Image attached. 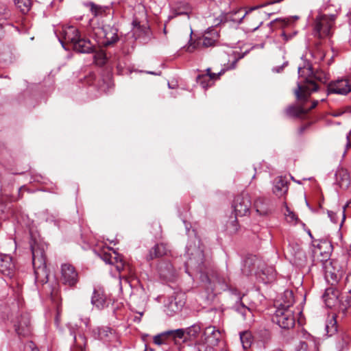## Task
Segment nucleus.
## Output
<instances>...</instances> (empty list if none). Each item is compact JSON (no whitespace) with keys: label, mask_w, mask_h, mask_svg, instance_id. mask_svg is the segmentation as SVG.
Here are the masks:
<instances>
[{"label":"nucleus","mask_w":351,"mask_h":351,"mask_svg":"<svg viewBox=\"0 0 351 351\" xmlns=\"http://www.w3.org/2000/svg\"><path fill=\"white\" fill-rule=\"evenodd\" d=\"M333 321H334V324H332L330 328L328 324L326 326V329L327 333L330 336L332 335V334L335 333L337 331L336 322L335 320H333Z\"/></svg>","instance_id":"obj_44"},{"label":"nucleus","mask_w":351,"mask_h":351,"mask_svg":"<svg viewBox=\"0 0 351 351\" xmlns=\"http://www.w3.org/2000/svg\"><path fill=\"white\" fill-rule=\"evenodd\" d=\"M282 300V302L279 304L278 308H291L295 302L293 291L291 290L285 291Z\"/></svg>","instance_id":"obj_30"},{"label":"nucleus","mask_w":351,"mask_h":351,"mask_svg":"<svg viewBox=\"0 0 351 351\" xmlns=\"http://www.w3.org/2000/svg\"><path fill=\"white\" fill-rule=\"evenodd\" d=\"M187 252L194 256V257H190L186 265L192 266L195 265V262L197 263V269L200 273V279L202 282H206L210 285L213 284L215 287L218 286L219 289L222 291H226L229 289V278L223 274L214 270H212L210 274L203 271L204 254L203 250L200 249V247H198V249L195 250V254H194L191 246H187Z\"/></svg>","instance_id":"obj_1"},{"label":"nucleus","mask_w":351,"mask_h":351,"mask_svg":"<svg viewBox=\"0 0 351 351\" xmlns=\"http://www.w3.org/2000/svg\"><path fill=\"white\" fill-rule=\"evenodd\" d=\"M169 249L166 244L163 243H157L152 247L145 256L147 261L154 260L155 258H160L167 254Z\"/></svg>","instance_id":"obj_24"},{"label":"nucleus","mask_w":351,"mask_h":351,"mask_svg":"<svg viewBox=\"0 0 351 351\" xmlns=\"http://www.w3.org/2000/svg\"><path fill=\"white\" fill-rule=\"evenodd\" d=\"M132 25L134 27H138L139 28L140 27V21L136 19H134L132 21Z\"/></svg>","instance_id":"obj_51"},{"label":"nucleus","mask_w":351,"mask_h":351,"mask_svg":"<svg viewBox=\"0 0 351 351\" xmlns=\"http://www.w3.org/2000/svg\"><path fill=\"white\" fill-rule=\"evenodd\" d=\"M346 206H347V205H346V206H343V210H342V212H341V215H342V221H341V225H340V226H341V225H342V223H343V220H344V219H345V218H346V215H345V210H346Z\"/></svg>","instance_id":"obj_53"},{"label":"nucleus","mask_w":351,"mask_h":351,"mask_svg":"<svg viewBox=\"0 0 351 351\" xmlns=\"http://www.w3.org/2000/svg\"><path fill=\"white\" fill-rule=\"evenodd\" d=\"M217 34H215L211 36H209V34H206L202 38H199L195 43L189 45L186 50L189 53H192L199 46L204 47H213L215 45V43L217 41Z\"/></svg>","instance_id":"obj_19"},{"label":"nucleus","mask_w":351,"mask_h":351,"mask_svg":"<svg viewBox=\"0 0 351 351\" xmlns=\"http://www.w3.org/2000/svg\"><path fill=\"white\" fill-rule=\"evenodd\" d=\"M335 285H331L330 287L326 289L325 293L323 295V299L328 307H332L338 304L341 293L335 287Z\"/></svg>","instance_id":"obj_22"},{"label":"nucleus","mask_w":351,"mask_h":351,"mask_svg":"<svg viewBox=\"0 0 351 351\" xmlns=\"http://www.w3.org/2000/svg\"><path fill=\"white\" fill-rule=\"evenodd\" d=\"M344 289L347 293H351V272L349 273L344 280Z\"/></svg>","instance_id":"obj_42"},{"label":"nucleus","mask_w":351,"mask_h":351,"mask_svg":"<svg viewBox=\"0 0 351 351\" xmlns=\"http://www.w3.org/2000/svg\"><path fill=\"white\" fill-rule=\"evenodd\" d=\"M304 346H306V344L305 343H302V347H303Z\"/></svg>","instance_id":"obj_63"},{"label":"nucleus","mask_w":351,"mask_h":351,"mask_svg":"<svg viewBox=\"0 0 351 351\" xmlns=\"http://www.w3.org/2000/svg\"><path fill=\"white\" fill-rule=\"evenodd\" d=\"M319 101L318 100H314L312 101L311 106H308V101L306 102V108H307V113L312 109L315 108L317 104H318Z\"/></svg>","instance_id":"obj_48"},{"label":"nucleus","mask_w":351,"mask_h":351,"mask_svg":"<svg viewBox=\"0 0 351 351\" xmlns=\"http://www.w3.org/2000/svg\"><path fill=\"white\" fill-rule=\"evenodd\" d=\"M197 82L204 88H207L208 87L212 86V83L208 81V76L202 75H199L197 77Z\"/></svg>","instance_id":"obj_39"},{"label":"nucleus","mask_w":351,"mask_h":351,"mask_svg":"<svg viewBox=\"0 0 351 351\" xmlns=\"http://www.w3.org/2000/svg\"><path fill=\"white\" fill-rule=\"evenodd\" d=\"M328 217L330 218L331 221L333 223H337V217H336V213L332 211H328Z\"/></svg>","instance_id":"obj_49"},{"label":"nucleus","mask_w":351,"mask_h":351,"mask_svg":"<svg viewBox=\"0 0 351 351\" xmlns=\"http://www.w3.org/2000/svg\"><path fill=\"white\" fill-rule=\"evenodd\" d=\"M272 320L280 328L289 329L294 326L295 319L292 309L278 307Z\"/></svg>","instance_id":"obj_6"},{"label":"nucleus","mask_w":351,"mask_h":351,"mask_svg":"<svg viewBox=\"0 0 351 351\" xmlns=\"http://www.w3.org/2000/svg\"><path fill=\"white\" fill-rule=\"evenodd\" d=\"M59 40L66 50L72 49L81 53H90L94 51L95 45L89 39L82 37L78 29L73 26L63 27Z\"/></svg>","instance_id":"obj_3"},{"label":"nucleus","mask_w":351,"mask_h":351,"mask_svg":"<svg viewBox=\"0 0 351 351\" xmlns=\"http://www.w3.org/2000/svg\"><path fill=\"white\" fill-rule=\"evenodd\" d=\"M30 246L32 253V265L34 269L35 282L43 285L48 282L49 273L47 269L45 245L36 240H32Z\"/></svg>","instance_id":"obj_4"},{"label":"nucleus","mask_w":351,"mask_h":351,"mask_svg":"<svg viewBox=\"0 0 351 351\" xmlns=\"http://www.w3.org/2000/svg\"><path fill=\"white\" fill-rule=\"evenodd\" d=\"M295 256L299 258L302 259V258H304V254L302 251L299 250L296 254Z\"/></svg>","instance_id":"obj_52"},{"label":"nucleus","mask_w":351,"mask_h":351,"mask_svg":"<svg viewBox=\"0 0 351 351\" xmlns=\"http://www.w3.org/2000/svg\"><path fill=\"white\" fill-rule=\"evenodd\" d=\"M240 339L244 350H247L250 348L252 340L251 334L247 332H243L240 334Z\"/></svg>","instance_id":"obj_37"},{"label":"nucleus","mask_w":351,"mask_h":351,"mask_svg":"<svg viewBox=\"0 0 351 351\" xmlns=\"http://www.w3.org/2000/svg\"><path fill=\"white\" fill-rule=\"evenodd\" d=\"M82 321L84 323L85 326L86 327L88 326L89 324V319L86 317L85 319H82Z\"/></svg>","instance_id":"obj_55"},{"label":"nucleus","mask_w":351,"mask_h":351,"mask_svg":"<svg viewBox=\"0 0 351 351\" xmlns=\"http://www.w3.org/2000/svg\"><path fill=\"white\" fill-rule=\"evenodd\" d=\"M344 112L351 113V106H347L346 108V110H345Z\"/></svg>","instance_id":"obj_57"},{"label":"nucleus","mask_w":351,"mask_h":351,"mask_svg":"<svg viewBox=\"0 0 351 351\" xmlns=\"http://www.w3.org/2000/svg\"><path fill=\"white\" fill-rule=\"evenodd\" d=\"M257 261V258L255 256H250L247 257L244 261V268L243 272L246 274H250L254 269L255 266V262Z\"/></svg>","instance_id":"obj_35"},{"label":"nucleus","mask_w":351,"mask_h":351,"mask_svg":"<svg viewBox=\"0 0 351 351\" xmlns=\"http://www.w3.org/2000/svg\"><path fill=\"white\" fill-rule=\"evenodd\" d=\"M29 349L31 350V351H39L32 341L29 342L25 346V351H27Z\"/></svg>","instance_id":"obj_47"},{"label":"nucleus","mask_w":351,"mask_h":351,"mask_svg":"<svg viewBox=\"0 0 351 351\" xmlns=\"http://www.w3.org/2000/svg\"><path fill=\"white\" fill-rule=\"evenodd\" d=\"M214 346L198 341L196 344L197 351H214Z\"/></svg>","instance_id":"obj_40"},{"label":"nucleus","mask_w":351,"mask_h":351,"mask_svg":"<svg viewBox=\"0 0 351 351\" xmlns=\"http://www.w3.org/2000/svg\"><path fill=\"white\" fill-rule=\"evenodd\" d=\"M285 208H286V212L285 213L287 219L289 220V221H297L298 218L295 215V214L290 210V208L287 206V205L285 204Z\"/></svg>","instance_id":"obj_41"},{"label":"nucleus","mask_w":351,"mask_h":351,"mask_svg":"<svg viewBox=\"0 0 351 351\" xmlns=\"http://www.w3.org/2000/svg\"><path fill=\"white\" fill-rule=\"evenodd\" d=\"M14 328L19 336L29 335L32 330L29 315L25 313L18 317L14 323Z\"/></svg>","instance_id":"obj_16"},{"label":"nucleus","mask_w":351,"mask_h":351,"mask_svg":"<svg viewBox=\"0 0 351 351\" xmlns=\"http://www.w3.org/2000/svg\"><path fill=\"white\" fill-rule=\"evenodd\" d=\"M71 335L73 336V339H75V332L71 329Z\"/></svg>","instance_id":"obj_59"},{"label":"nucleus","mask_w":351,"mask_h":351,"mask_svg":"<svg viewBox=\"0 0 351 351\" xmlns=\"http://www.w3.org/2000/svg\"><path fill=\"white\" fill-rule=\"evenodd\" d=\"M101 58H102V61L101 62V64H103V63H104V62H105V61H104V60H105V57H102Z\"/></svg>","instance_id":"obj_61"},{"label":"nucleus","mask_w":351,"mask_h":351,"mask_svg":"<svg viewBox=\"0 0 351 351\" xmlns=\"http://www.w3.org/2000/svg\"><path fill=\"white\" fill-rule=\"evenodd\" d=\"M185 303V295L182 293H176L169 298L168 302L165 304V311L168 315L173 316L182 310Z\"/></svg>","instance_id":"obj_12"},{"label":"nucleus","mask_w":351,"mask_h":351,"mask_svg":"<svg viewBox=\"0 0 351 351\" xmlns=\"http://www.w3.org/2000/svg\"><path fill=\"white\" fill-rule=\"evenodd\" d=\"M328 95L339 94L346 95L351 92V80L349 78L338 79L330 82L326 89Z\"/></svg>","instance_id":"obj_11"},{"label":"nucleus","mask_w":351,"mask_h":351,"mask_svg":"<svg viewBox=\"0 0 351 351\" xmlns=\"http://www.w3.org/2000/svg\"><path fill=\"white\" fill-rule=\"evenodd\" d=\"M271 2L272 1H270L265 5H261L259 6L252 7L249 9L248 11H245L243 8H239L232 12H226L224 14L226 16L225 17L226 23L232 22L233 23H240L247 14L258 8H262L266 5L272 4Z\"/></svg>","instance_id":"obj_15"},{"label":"nucleus","mask_w":351,"mask_h":351,"mask_svg":"<svg viewBox=\"0 0 351 351\" xmlns=\"http://www.w3.org/2000/svg\"><path fill=\"white\" fill-rule=\"evenodd\" d=\"M118 28L114 25H104L98 28L96 34H99L101 40L99 44L104 47H110L115 44L119 40Z\"/></svg>","instance_id":"obj_7"},{"label":"nucleus","mask_w":351,"mask_h":351,"mask_svg":"<svg viewBox=\"0 0 351 351\" xmlns=\"http://www.w3.org/2000/svg\"><path fill=\"white\" fill-rule=\"evenodd\" d=\"M221 337V335L219 330L217 329L215 326H209L204 329L199 341L211 346H217Z\"/></svg>","instance_id":"obj_14"},{"label":"nucleus","mask_w":351,"mask_h":351,"mask_svg":"<svg viewBox=\"0 0 351 351\" xmlns=\"http://www.w3.org/2000/svg\"><path fill=\"white\" fill-rule=\"evenodd\" d=\"M87 5L89 6L92 14L95 16H104L107 15H111L112 16L114 14V10L110 7L97 5L92 2Z\"/></svg>","instance_id":"obj_26"},{"label":"nucleus","mask_w":351,"mask_h":351,"mask_svg":"<svg viewBox=\"0 0 351 351\" xmlns=\"http://www.w3.org/2000/svg\"><path fill=\"white\" fill-rule=\"evenodd\" d=\"M184 331L185 338H188L190 340L195 339L197 337L201 332V326L198 324H195L186 329H183Z\"/></svg>","instance_id":"obj_33"},{"label":"nucleus","mask_w":351,"mask_h":351,"mask_svg":"<svg viewBox=\"0 0 351 351\" xmlns=\"http://www.w3.org/2000/svg\"><path fill=\"white\" fill-rule=\"evenodd\" d=\"M16 270L15 263L12 257L6 254H0V272L9 278H12Z\"/></svg>","instance_id":"obj_17"},{"label":"nucleus","mask_w":351,"mask_h":351,"mask_svg":"<svg viewBox=\"0 0 351 351\" xmlns=\"http://www.w3.org/2000/svg\"><path fill=\"white\" fill-rule=\"evenodd\" d=\"M2 9H3V12L2 13L3 14H5V16H6L8 15V12L7 7L5 5H3Z\"/></svg>","instance_id":"obj_56"},{"label":"nucleus","mask_w":351,"mask_h":351,"mask_svg":"<svg viewBox=\"0 0 351 351\" xmlns=\"http://www.w3.org/2000/svg\"><path fill=\"white\" fill-rule=\"evenodd\" d=\"M106 302L105 295L102 293L94 290L91 298V303L93 304V305H94L99 309H101L104 308Z\"/></svg>","instance_id":"obj_31"},{"label":"nucleus","mask_w":351,"mask_h":351,"mask_svg":"<svg viewBox=\"0 0 351 351\" xmlns=\"http://www.w3.org/2000/svg\"><path fill=\"white\" fill-rule=\"evenodd\" d=\"M346 140L347 143L346 145V149L343 152V156H344L346 154L347 151L351 148V130L349 132V133L346 135Z\"/></svg>","instance_id":"obj_45"},{"label":"nucleus","mask_w":351,"mask_h":351,"mask_svg":"<svg viewBox=\"0 0 351 351\" xmlns=\"http://www.w3.org/2000/svg\"><path fill=\"white\" fill-rule=\"evenodd\" d=\"M184 336V331L183 330V328L167 330L156 335L154 337V343L156 345L160 346L167 343V340L169 338H171L173 339H176V338L182 339Z\"/></svg>","instance_id":"obj_18"},{"label":"nucleus","mask_w":351,"mask_h":351,"mask_svg":"<svg viewBox=\"0 0 351 351\" xmlns=\"http://www.w3.org/2000/svg\"><path fill=\"white\" fill-rule=\"evenodd\" d=\"M238 59H234L232 62L231 66L228 67V69H234L236 67Z\"/></svg>","instance_id":"obj_54"},{"label":"nucleus","mask_w":351,"mask_h":351,"mask_svg":"<svg viewBox=\"0 0 351 351\" xmlns=\"http://www.w3.org/2000/svg\"><path fill=\"white\" fill-rule=\"evenodd\" d=\"M298 75H299V81L298 82H301L302 84L306 83L305 78H308L311 81L317 85L315 80H319L322 83H326L328 78L324 73H313L312 67L310 65L304 66L303 67H298ZM318 87V86H317Z\"/></svg>","instance_id":"obj_13"},{"label":"nucleus","mask_w":351,"mask_h":351,"mask_svg":"<svg viewBox=\"0 0 351 351\" xmlns=\"http://www.w3.org/2000/svg\"><path fill=\"white\" fill-rule=\"evenodd\" d=\"M323 265L326 280L330 285H337L343 275V271L339 269L337 261L326 260Z\"/></svg>","instance_id":"obj_8"},{"label":"nucleus","mask_w":351,"mask_h":351,"mask_svg":"<svg viewBox=\"0 0 351 351\" xmlns=\"http://www.w3.org/2000/svg\"><path fill=\"white\" fill-rule=\"evenodd\" d=\"M113 254L105 253L103 254L102 259L107 263L111 264Z\"/></svg>","instance_id":"obj_46"},{"label":"nucleus","mask_w":351,"mask_h":351,"mask_svg":"<svg viewBox=\"0 0 351 351\" xmlns=\"http://www.w3.org/2000/svg\"><path fill=\"white\" fill-rule=\"evenodd\" d=\"M288 191V185L287 181L282 177L277 178L275 180L274 186L273 187L274 193L278 197H282Z\"/></svg>","instance_id":"obj_27"},{"label":"nucleus","mask_w":351,"mask_h":351,"mask_svg":"<svg viewBox=\"0 0 351 351\" xmlns=\"http://www.w3.org/2000/svg\"><path fill=\"white\" fill-rule=\"evenodd\" d=\"M336 182L341 188H347L350 184V176L348 171L345 169H339L336 173Z\"/></svg>","instance_id":"obj_28"},{"label":"nucleus","mask_w":351,"mask_h":351,"mask_svg":"<svg viewBox=\"0 0 351 351\" xmlns=\"http://www.w3.org/2000/svg\"><path fill=\"white\" fill-rule=\"evenodd\" d=\"M55 322H56V324L57 326L59 325V323H60V318H59V315H57L56 317V319H55Z\"/></svg>","instance_id":"obj_58"},{"label":"nucleus","mask_w":351,"mask_h":351,"mask_svg":"<svg viewBox=\"0 0 351 351\" xmlns=\"http://www.w3.org/2000/svg\"><path fill=\"white\" fill-rule=\"evenodd\" d=\"M226 71V69H221L218 73H212L210 71V69H206V74H204V75L208 76V81L210 82L213 84V81L217 80L221 75H223Z\"/></svg>","instance_id":"obj_38"},{"label":"nucleus","mask_w":351,"mask_h":351,"mask_svg":"<svg viewBox=\"0 0 351 351\" xmlns=\"http://www.w3.org/2000/svg\"><path fill=\"white\" fill-rule=\"evenodd\" d=\"M234 294L237 295V302L235 304L236 311L239 312L244 317L247 315V313H251L250 309L247 307L242 302V296L240 293H237V291L236 289H230Z\"/></svg>","instance_id":"obj_32"},{"label":"nucleus","mask_w":351,"mask_h":351,"mask_svg":"<svg viewBox=\"0 0 351 351\" xmlns=\"http://www.w3.org/2000/svg\"><path fill=\"white\" fill-rule=\"evenodd\" d=\"M313 254L315 256L321 255L323 256L324 258H328L330 256V254L332 250V246L330 242L328 240H319L315 241L313 244Z\"/></svg>","instance_id":"obj_21"},{"label":"nucleus","mask_w":351,"mask_h":351,"mask_svg":"<svg viewBox=\"0 0 351 351\" xmlns=\"http://www.w3.org/2000/svg\"><path fill=\"white\" fill-rule=\"evenodd\" d=\"M224 13H221L219 16L214 19V25L218 26L221 24L226 23V17Z\"/></svg>","instance_id":"obj_43"},{"label":"nucleus","mask_w":351,"mask_h":351,"mask_svg":"<svg viewBox=\"0 0 351 351\" xmlns=\"http://www.w3.org/2000/svg\"><path fill=\"white\" fill-rule=\"evenodd\" d=\"M280 69H282V68H278V69L276 70V71H277V72H280Z\"/></svg>","instance_id":"obj_64"},{"label":"nucleus","mask_w":351,"mask_h":351,"mask_svg":"<svg viewBox=\"0 0 351 351\" xmlns=\"http://www.w3.org/2000/svg\"><path fill=\"white\" fill-rule=\"evenodd\" d=\"M191 12V5L184 1H178L171 5V15L169 19H173L178 16H184L189 19V14Z\"/></svg>","instance_id":"obj_20"},{"label":"nucleus","mask_w":351,"mask_h":351,"mask_svg":"<svg viewBox=\"0 0 351 351\" xmlns=\"http://www.w3.org/2000/svg\"><path fill=\"white\" fill-rule=\"evenodd\" d=\"M14 3L23 14H27L32 7L31 0H14Z\"/></svg>","instance_id":"obj_34"},{"label":"nucleus","mask_w":351,"mask_h":351,"mask_svg":"<svg viewBox=\"0 0 351 351\" xmlns=\"http://www.w3.org/2000/svg\"><path fill=\"white\" fill-rule=\"evenodd\" d=\"M306 83H297L294 90L296 102L289 106L286 110V115L291 118H303L307 114L306 102L312 93L317 90V85L308 78H305Z\"/></svg>","instance_id":"obj_2"},{"label":"nucleus","mask_w":351,"mask_h":351,"mask_svg":"<svg viewBox=\"0 0 351 351\" xmlns=\"http://www.w3.org/2000/svg\"><path fill=\"white\" fill-rule=\"evenodd\" d=\"M147 73L152 74V75H156L154 72L148 71Z\"/></svg>","instance_id":"obj_60"},{"label":"nucleus","mask_w":351,"mask_h":351,"mask_svg":"<svg viewBox=\"0 0 351 351\" xmlns=\"http://www.w3.org/2000/svg\"><path fill=\"white\" fill-rule=\"evenodd\" d=\"M60 280L66 286L75 287L79 281L78 272L72 265L64 263L61 265Z\"/></svg>","instance_id":"obj_9"},{"label":"nucleus","mask_w":351,"mask_h":351,"mask_svg":"<svg viewBox=\"0 0 351 351\" xmlns=\"http://www.w3.org/2000/svg\"><path fill=\"white\" fill-rule=\"evenodd\" d=\"M254 208L260 216H267L271 213L270 200L265 197H258L255 199Z\"/></svg>","instance_id":"obj_23"},{"label":"nucleus","mask_w":351,"mask_h":351,"mask_svg":"<svg viewBox=\"0 0 351 351\" xmlns=\"http://www.w3.org/2000/svg\"><path fill=\"white\" fill-rule=\"evenodd\" d=\"M157 269L160 276L164 278L171 279L176 276V269L169 261H160L158 264Z\"/></svg>","instance_id":"obj_25"},{"label":"nucleus","mask_w":351,"mask_h":351,"mask_svg":"<svg viewBox=\"0 0 351 351\" xmlns=\"http://www.w3.org/2000/svg\"><path fill=\"white\" fill-rule=\"evenodd\" d=\"M281 36L285 41H288L292 37V35H287L285 32H282Z\"/></svg>","instance_id":"obj_50"},{"label":"nucleus","mask_w":351,"mask_h":351,"mask_svg":"<svg viewBox=\"0 0 351 351\" xmlns=\"http://www.w3.org/2000/svg\"><path fill=\"white\" fill-rule=\"evenodd\" d=\"M338 14L337 10H335V12L332 14L319 13L314 21L315 36L321 38L330 36Z\"/></svg>","instance_id":"obj_5"},{"label":"nucleus","mask_w":351,"mask_h":351,"mask_svg":"<svg viewBox=\"0 0 351 351\" xmlns=\"http://www.w3.org/2000/svg\"><path fill=\"white\" fill-rule=\"evenodd\" d=\"M115 266L116 269L121 272V271L128 270L130 272V267L127 264L123 259V256L121 254L113 252L112 260L111 264Z\"/></svg>","instance_id":"obj_29"},{"label":"nucleus","mask_w":351,"mask_h":351,"mask_svg":"<svg viewBox=\"0 0 351 351\" xmlns=\"http://www.w3.org/2000/svg\"><path fill=\"white\" fill-rule=\"evenodd\" d=\"M251 206V198L248 193H243L237 195L232 205L236 217H243L249 214Z\"/></svg>","instance_id":"obj_10"},{"label":"nucleus","mask_w":351,"mask_h":351,"mask_svg":"<svg viewBox=\"0 0 351 351\" xmlns=\"http://www.w3.org/2000/svg\"><path fill=\"white\" fill-rule=\"evenodd\" d=\"M348 293L346 291L345 293H342L340 295L338 304H339L342 310H346L351 306V296L348 295Z\"/></svg>","instance_id":"obj_36"},{"label":"nucleus","mask_w":351,"mask_h":351,"mask_svg":"<svg viewBox=\"0 0 351 351\" xmlns=\"http://www.w3.org/2000/svg\"><path fill=\"white\" fill-rule=\"evenodd\" d=\"M206 1H208V0H205ZM219 0H209V1H213V2H217Z\"/></svg>","instance_id":"obj_62"}]
</instances>
